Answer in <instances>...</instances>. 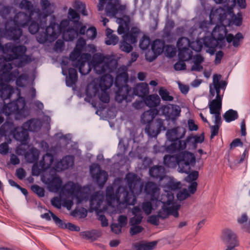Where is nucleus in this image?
<instances>
[{
  "mask_svg": "<svg viewBox=\"0 0 250 250\" xmlns=\"http://www.w3.org/2000/svg\"><path fill=\"white\" fill-rule=\"evenodd\" d=\"M227 33L226 27L223 24L216 25L210 36H205L202 39L204 45L208 48L207 52L212 55L214 54L217 47L219 48L225 47V38L228 35Z\"/></svg>",
  "mask_w": 250,
  "mask_h": 250,
  "instance_id": "1",
  "label": "nucleus"
},
{
  "mask_svg": "<svg viewBox=\"0 0 250 250\" xmlns=\"http://www.w3.org/2000/svg\"><path fill=\"white\" fill-rule=\"evenodd\" d=\"M125 179L131 193L124 189V192L120 193L119 197L123 195V204L126 205H134L137 201L134 194L138 195L141 192L143 185L140 184V179L135 174L128 173L126 174Z\"/></svg>",
  "mask_w": 250,
  "mask_h": 250,
  "instance_id": "2",
  "label": "nucleus"
},
{
  "mask_svg": "<svg viewBox=\"0 0 250 250\" xmlns=\"http://www.w3.org/2000/svg\"><path fill=\"white\" fill-rule=\"evenodd\" d=\"M0 51L6 56L4 57L6 62H11L20 59L22 61H27L30 59L29 56L25 54L27 48L23 45H16L9 42L2 44L0 42Z\"/></svg>",
  "mask_w": 250,
  "mask_h": 250,
  "instance_id": "3",
  "label": "nucleus"
},
{
  "mask_svg": "<svg viewBox=\"0 0 250 250\" xmlns=\"http://www.w3.org/2000/svg\"><path fill=\"white\" fill-rule=\"evenodd\" d=\"M128 80V76L126 72H123L117 74L115 85L118 90L115 93V99L118 103H122L124 100H128L130 96L132 89L130 87L126 84Z\"/></svg>",
  "mask_w": 250,
  "mask_h": 250,
  "instance_id": "4",
  "label": "nucleus"
},
{
  "mask_svg": "<svg viewBox=\"0 0 250 250\" xmlns=\"http://www.w3.org/2000/svg\"><path fill=\"white\" fill-rule=\"evenodd\" d=\"M98 9L102 11L105 4V11L107 16L116 17L117 15L123 16L125 14L126 5L121 4L120 0H99Z\"/></svg>",
  "mask_w": 250,
  "mask_h": 250,
  "instance_id": "5",
  "label": "nucleus"
},
{
  "mask_svg": "<svg viewBox=\"0 0 250 250\" xmlns=\"http://www.w3.org/2000/svg\"><path fill=\"white\" fill-rule=\"evenodd\" d=\"M232 14L233 15V23L236 26H240L242 23V15L238 14L237 16H236L233 13V8L230 6L212 9L210 13L209 18L210 19L217 20L222 23L227 19L228 15L231 16Z\"/></svg>",
  "mask_w": 250,
  "mask_h": 250,
  "instance_id": "6",
  "label": "nucleus"
},
{
  "mask_svg": "<svg viewBox=\"0 0 250 250\" xmlns=\"http://www.w3.org/2000/svg\"><path fill=\"white\" fill-rule=\"evenodd\" d=\"M3 112L7 116L15 114L20 117H25L28 111L24 98L20 97L15 101L4 104Z\"/></svg>",
  "mask_w": 250,
  "mask_h": 250,
  "instance_id": "7",
  "label": "nucleus"
},
{
  "mask_svg": "<svg viewBox=\"0 0 250 250\" xmlns=\"http://www.w3.org/2000/svg\"><path fill=\"white\" fill-rule=\"evenodd\" d=\"M12 22L11 21H7L4 29H0V34L2 33V36L8 40L17 42L22 37L23 32L19 26Z\"/></svg>",
  "mask_w": 250,
  "mask_h": 250,
  "instance_id": "8",
  "label": "nucleus"
},
{
  "mask_svg": "<svg viewBox=\"0 0 250 250\" xmlns=\"http://www.w3.org/2000/svg\"><path fill=\"white\" fill-rule=\"evenodd\" d=\"M110 62L109 56H104L101 53L94 54L92 60L94 70L98 74H101L109 70Z\"/></svg>",
  "mask_w": 250,
  "mask_h": 250,
  "instance_id": "9",
  "label": "nucleus"
},
{
  "mask_svg": "<svg viewBox=\"0 0 250 250\" xmlns=\"http://www.w3.org/2000/svg\"><path fill=\"white\" fill-rule=\"evenodd\" d=\"M179 171L181 173H188L190 167L193 166L196 162L194 154L189 151H183L178 153Z\"/></svg>",
  "mask_w": 250,
  "mask_h": 250,
  "instance_id": "10",
  "label": "nucleus"
},
{
  "mask_svg": "<svg viewBox=\"0 0 250 250\" xmlns=\"http://www.w3.org/2000/svg\"><path fill=\"white\" fill-rule=\"evenodd\" d=\"M59 30L57 28V24L55 22H51L49 25L45 29L44 32L39 33L37 39L40 43L54 41L59 35Z\"/></svg>",
  "mask_w": 250,
  "mask_h": 250,
  "instance_id": "11",
  "label": "nucleus"
},
{
  "mask_svg": "<svg viewBox=\"0 0 250 250\" xmlns=\"http://www.w3.org/2000/svg\"><path fill=\"white\" fill-rule=\"evenodd\" d=\"M41 9L36 8V19L42 24L47 23V18L54 12V5L48 0H41Z\"/></svg>",
  "mask_w": 250,
  "mask_h": 250,
  "instance_id": "12",
  "label": "nucleus"
},
{
  "mask_svg": "<svg viewBox=\"0 0 250 250\" xmlns=\"http://www.w3.org/2000/svg\"><path fill=\"white\" fill-rule=\"evenodd\" d=\"M165 197L167 198V200L164 201L161 200L160 204L162 203L163 205L162 208L159 211L158 213L159 217L162 219L167 218L170 215V213L173 212V211H175L173 207H169L173 203V196L169 195L168 196H165Z\"/></svg>",
  "mask_w": 250,
  "mask_h": 250,
  "instance_id": "13",
  "label": "nucleus"
},
{
  "mask_svg": "<svg viewBox=\"0 0 250 250\" xmlns=\"http://www.w3.org/2000/svg\"><path fill=\"white\" fill-rule=\"evenodd\" d=\"M88 56L89 54L87 53L83 54L79 60L72 63L74 67L79 68V72L82 75H85L91 71L90 64L87 62Z\"/></svg>",
  "mask_w": 250,
  "mask_h": 250,
  "instance_id": "14",
  "label": "nucleus"
},
{
  "mask_svg": "<svg viewBox=\"0 0 250 250\" xmlns=\"http://www.w3.org/2000/svg\"><path fill=\"white\" fill-rule=\"evenodd\" d=\"M33 16L30 14L28 15L24 12H20L17 13L14 18L10 21L19 26L24 27L29 24Z\"/></svg>",
  "mask_w": 250,
  "mask_h": 250,
  "instance_id": "15",
  "label": "nucleus"
},
{
  "mask_svg": "<svg viewBox=\"0 0 250 250\" xmlns=\"http://www.w3.org/2000/svg\"><path fill=\"white\" fill-rule=\"evenodd\" d=\"M222 102V99L215 98L208 103L209 112L211 114L214 115V118L217 120L221 119Z\"/></svg>",
  "mask_w": 250,
  "mask_h": 250,
  "instance_id": "16",
  "label": "nucleus"
},
{
  "mask_svg": "<svg viewBox=\"0 0 250 250\" xmlns=\"http://www.w3.org/2000/svg\"><path fill=\"white\" fill-rule=\"evenodd\" d=\"M90 172L92 178L95 179L99 187H103L107 180V173L104 170L99 169L98 172L95 174L92 167H90Z\"/></svg>",
  "mask_w": 250,
  "mask_h": 250,
  "instance_id": "17",
  "label": "nucleus"
},
{
  "mask_svg": "<svg viewBox=\"0 0 250 250\" xmlns=\"http://www.w3.org/2000/svg\"><path fill=\"white\" fill-rule=\"evenodd\" d=\"M222 239L227 246H237L238 242L236 234L230 229H225L223 231Z\"/></svg>",
  "mask_w": 250,
  "mask_h": 250,
  "instance_id": "18",
  "label": "nucleus"
},
{
  "mask_svg": "<svg viewBox=\"0 0 250 250\" xmlns=\"http://www.w3.org/2000/svg\"><path fill=\"white\" fill-rule=\"evenodd\" d=\"M74 164V158L72 156L68 155L64 157L55 165V169L57 171H61L67 169Z\"/></svg>",
  "mask_w": 250,
  "mask_h": 250,
  "instance_id": "19",
  "label": "nucleus"
},
{
  "mask_svg": "<svg viewBox=\"0 0 250 250\" xmlns=\"http://www.w3.org/2000/svg\"><path fill=\"white\" fill-rule=\"evenodd\" d=\"M12 135L16 140L22 143H25L29 139L28 132L23 125L21 127H16Z\"/></svg>",
  "mask_w": 250,
  "mask_h": 250,
  "instance_id": "20",
  "label": "nucleus"
},
{
  "mask_svg": "<svg viewBox=\"0 0 250 250\" xmlns=\"http://www.w3.org/2000/svg\"><path fill=\"white\" fill-rule=\"evenodd\" d=\"M52 219L57 226L62 229H68L71 231H79L80 228L71 223H65L52 212L50 211Z\"/></svg>",
  "mask_w": 250,
  "mask_h": 250,
  "instance_id": "21",
  "label": "nucleus"
},
{
  "mask_svg": "<svg viewBox=\"0 0 250 250\" xmlns=\"http://www.w3.org/2000/svg\"><path fill=\"white\" fill-rule=\"evenodd\" d=\"M119 24L117 31L119 34H125L129 31L130 18L128 16H123L117 19Z\"/></svg>",
  "mask_w": 250,
  "mask_h": 250,
  "instance_id": "22",
  "label": "nucleus"
},
{
  "mask_svg": "<svg viewBox=\"0 0 250 250\" xmlns=\"http://www.w3.org/2000/svg\"><path fill=\"white\" fill-rule=\"evenodd\" d=\"M149 173L154 179L162 180L165 177V169L161 166H154L149 168Z\"/></svg>",
  "mask_w": 250,
  "mask_h": 250,
  "instance_id": "23",
  "label": "nucleus"
},
{
  "mask_svg": "<svg viewBox=\"0 0 250 250\" xmlns=\"http://www.w3.org/2000/svg\"><path fill=\"white\" fill-rule=\"evenodd\" d=\"M157 244V241L146 242L141 241L133 245V250H153Z\"/></svg>",
  "mask_w": 250,
  "mask_h": 250,
  "instance_id": "24",
  "label": "nucleus"
},
{
  "mask_svg": "<svg viewBox=\"0 0 250 250\" xmlns=\"http://www.w3.org/2000/svg\"><path fill=\"white\" fill-rule=\"evenodd\" d=\"M160 202L161 200L158 199L150 198L149 201L143 202L141 206L142 209L146 215H149L153 209V205L155 204L156 208L160 205Z\"/></svg>",
  "mask_w": 250,
  "mask_h": 250,
  "instance_id": "25",
  "label": "nucleus"
},
{
  "mask_svg": "<svg viewBox=\"0 0 250 250\" xmlns=\"http://www.w3.org/2000/svg\"><path fill=\"white\" fill-rule=\"evenodd\" d=\"M140 33V30L139 28L132 27L128 32L124 35L123 39L132 44L135 43L137 42V38Z\"/></svg>",
  "mask_w": 250,
  "mask_h": 250,
  "instance_id": "26",
  "label": "nucleus"
},
{
  "mask_svg": "<svg viewBox=\"0 0 250 250\" xmlns=\"http://www.w3.org/2000/svg\"><path fill=\"white\" fill-rule=\"evenodd\" d=\"M80 26L74 25L72 27H69L62 33V38L65 41H72L78 36V28Z\"/></svg>",
  "mask_w": 250,
  "mask_h": 250,
  "instance_id": "27",
  "label": "nucleus"
},
{
  "mask_svg": "<svg viewBox=\"0 0 250 250\" xmlns=\"http://www.w3.org/2000/svg\"><path fill=\"white\" fill-rule=\"evenodd\" d=\"M144 190L146 194L151 196L150 198L158 199L157 196L160 190V188L155 183L152 182L146 183Z\"/></svg>",
  "mask_w": 250,
  "mask_h": 250,
  "instance_id": "28",
  "label": "nucleus"
},
{
  "mask_svg": "<svg viewBox=\"0 0 250 250\" xmlns=\"http://www.w3.org/2000/svg\"><path fill=\"white\" fill-rule=\"evenodd\" d=\"M148 84L146 83H141L137 84L133 89V95L144 98L148 93Z\"/></svg>",
  "mask_w": 250,
  "mask_h": 250,
  "instance_id": "29",
  "label": "nucleus"
},
{
  "mask_svg": "<svg viewBox=\"0 0 250 250\" xmlns=\"http://www.w3.org/2000/svg\"><path fill=\"white\" fill-rule=\"evenodd\" d=\"M36 17H37L36 15L33 16L31 21H30L31 23H30L28 27L29 31L32 34H36L39 31L40 29H43L47 24L45 23L44 25H42L40 21L36 19Z\"/></svg>",
  "mask_w": 250,
  "mask_h": 250,
  "instance_id": "30",
  "label": "nucleus"
},
{
  "mask_svg": "<svg viewBox=\"0 0 250 250\" xmlns=\"http://www.w3.org/2000/svg\"><path fill=\"white\" fill-rule=\"evenodd\" d=\"M49 191L54 192H58L61 188L62 181L59 176H54L47 183Z\"/></svg>",
  "mask_w": 250,
  "mask_h": 250,
  "instance_id": "31",
  "label": "nucleus"
},
{
  "mask_svg": "<svg viewBox=\"0 0 250 250\" xmlns=\"http://www.w3.org/2000/svg\"><path fill=\"white\" fill-rule=\"evenodd\" d=\"M158 113V111L156 108L146 111L141 116L142 123L145 124L150 123Z\"/></svg>",
  "mask_w": 250,
  "mask_h": 250,
  "instance_id": "32",
  "label": "nucleus"
},
{
  "mask_svg": "<svg viewBox=\"0 0 250 250\" xmlns=\"http://www.w3.org/2000/svg\"><path fill=\"white\" fill-rule=\"evenodd\" d=\"M119 188L114 193L113 187L108 186L106 188V197L108 203L111 204L112 202L116 201L117 203L120 202V197L119 195Z\"/></svg>",
  "mask_w": 250,
  "mask_h": 250,
  "instance_id": "33",
  "label": "nucleus"
},
{
  "mask_svg": "<svg viewBox=\"0 0 250 250\" xmlns=\"http://www.w3.org/2000/svg\"><path fill=\"white\" fill-rule=\"evenodd\" d=\"M113 83V77L109 74H105L101 78L99 83L100 88L107 90L112 85Z\"/></svg>",
  "mask_w": 250,
  "mask_h": 250,
  "instance_id": "34",
  "label": "nucleus"
},
{
  "mask_svg": "<svg viewBox=\"0 0 250 250\" xmlns=\"http://www.w3.org/2000/svg\"><path fill=\"white\" fill-rule=\"evenodd\" d=\"M24 127L28 132H37L41 128L40 123L39 121L36 119H31L23 124Z\"/></svg>",
  "mask_w": 250,
  "mask_h": 250,
  "instance_id": "35",
  "label": "nucleus"
},
{
  "mask_svg": "<svg viewBox=\"0 0 250 250\" xmlns=\"http://www.w3.org/2000/svg\"><path fill=\"white\" fill-rule=\"evenodd\" d=\"M15 128L12 122L7 121L0 126V134L2 136L13 135Z\"/></svg>",
  "mask_w": 250,
  "mask_h": 250,
  "instance_id": "36",
  "label": "nucleus"
},
{
  "mask_svg": "<svg viewBox=\"0 0 250 250\" xmlns=\"http://www.w3.org/2000/svg\"><path fill=\"white\" fill-rule=\"evenodd\" d=\"M164 164L168 167H174L177 165L179 166L178 154L173 155H165L164 157Z\"/></svg>",
  "mask_w": 250,
  "mask_h": 250,
  "instance_id": "37",
  "label": "nucleus"
},
{
  "mask_svg": "<svg viewBox=\"0 0 250 250\" xmlns=\"http://www.w3.org/2000/svg\"><path fill=\"white\" fill-rule=\"evenodd\" d=\"M188 143L187 141V139L185 141H182L178 139L174 142H172L168 147V148L169 150L173 152L183 150L186 148L187 144Z\"/></svg>",
  "mask_w": 250,
  "mask_h": 250,
  "instance_id": "38",
  "label": "nucleus"
},
{
  "mask_svg": "<svg viewBox=\"0 0 250 250\" xmlns=\"http://www.w3.org/2000/svg\"><path fill=\"white\" fill-rule=\"evenodd\" d=\"M145 104L150 107H155L157 106L160 103V99L157 94H152L147 96L144 99Z\"/></svg>",
  "mask_w": 250,
  "mask_h": 250,
  "instance_id": "39",
  "label": "nucleus"
},
{
  "mask_svg": "<svg viewBox=\"0 0 250 250\" xmlns=\"http://www.w3.org/2000/svg\"><path fill=\"white\" fill-rule=\"evenodd\" d=\"M244 39L243 35L240 32H238L235 36L229 34L226 36V41L228 43L232 42L234 47H237L240 44V42Z\"/></svg>",
  "mask_w": 250,
  "mask_h": 250,
  "instance_id": "40",
  "label": "nucleus"
},
{
  "mask_svg": "<svg viewBox=\"0 0 250 250\" xmlns=\"http://www.w3.org/2000/svg\"><path fill=\"white\" fill-rule=\"evenodd\" d=\"M165 47V43L160 39L155 40L151 45V49L154 54L158 55L162 54Z\"/></svg>",
  "mask_w": 250,
  "mask_h": 250,
  "instance_id": "41",
  "label": "nucleus"
},
{
  "mask_svg": "<svg viewBox=\"0 0 250 250\" xmlns=\"http://www.w3.org/2000/svg\"><path fill=\"white\" fill-rule=\"evenodd\" d=\"M54 162V156L50 153L44 154L40 162V165L42 168H48Z\"/></svg>",
  "mask_w": 250,
  "mask_h": 250,
  "instance_id": "42",
  "label": "nucleus"
},
{
  "mask_svg": "<svg viewBox=\"0 0 250 250\" xmlns=\"http://www.w3.org/2000/svg\"><path fill=\"white\" fill-rule=\"evenodd\" d=\"M79 188L78 185L73 182H69L64 185L62 190L68 195L75 196Z\"/></svg>",
  "mask_w": 250,
  "mask_h": 250,
  "instance_id": "43",
  "label": "nucleus"
},
{
  "mask_svg": "<svg viewBox=\"0 0 250 250\" xmlns=\"http://www.w3.org/2000/svg\"><path fill=\"white\" fill-rule=\"evenodd\" d=\"M113 31L110 28L106 29V38L105 41L107 45H115L119 42V38L113 34Z\"/></svg>",
  "mask_w": 250,
  "mask_h": 250,
  "instance_id": "44",
  "label": "nucleus"
},
{
  "mask_svg": "<svg viewBox=\"0 0 250 250\" xmlns=\"http://www.w3.org/2000/svg\"><path fill=\"white\" fill-rule=\"evenodd\" d=\"M192 56V52L189 48L178 49V57L180 61H188Z\"/></svg>",
  "mask_w": 250,
  "mask_h": 250,
  "instance_id": "45",
  "label": "nucleus"
},
{
  "mask_svg": "<svg viewBox=\"0 0 250 250\" xmlns=\"http://www.w3.org/2000/svg\"><path fill=\"white\" fill-rule=\"evenodd\" d=\"M68 79L66 80V85L68 86L75 84L78 81V73L77 70L73 68L68 69Z\"/></svg>",
  "mask_w": 250,
  "mask_h": 250,
  "instance_id": "46",
  "label": "nucleus"
},
{
  "mask_svg": "<svg viewBox=\"0 0 250 250\" xmlns=\"http://www.w3.org/2000/svg\"><path fill=\"white\" fill-rule=\"evenodd\" d=\"M67 17L70 21L74 23V25L80 26L81 22L79 21L80 16L78 13L72 8H69L68 12Z\"/></svg>",
  "mask_w": 250,
  "mask_h": 250,
  "instance_id": "47",
  "label": "nucleus"
},
{
  "mask_svg": "<svg viewBox=\"0 0 250 250\" xmlns=\"http://www.w3.org/2000/svg\"><path fill=\"white\" fill-rule=\"evenodd\" d=\"M21 8L25 9L31 16L36 15V8H34L32 2L27 0H22L20 3Z\"/></svg>",
  "mask_w": 250,
  "mask_h": 250,
  "instance_id": "48",
  "label": "nucleus"
},
{
  "mask_svg": "<svg viewBox=\"0 0 250 250\" xmlns=\"http://www.w3.org/2000/svg\"><path fill=\"white\" fill-rule=\"evenodd\" d=\"M39 153L37 149H32L25 154V158L29 163H33L38 161Z\"/></svg>",
  "mask_w": 250,
  "mask_h": 250,
  "instance_id": "49",
  "label": "nucleus"
},
{
  "mask_svg": "<svg viewBox=\"0 0 250 250\" xmlns=\"http://www.w3.org/2000/svg\"><path fill=\"white\" fill-rule=\"evenodd\" d=\"M223 118L227 123H230L233 121L238 118V114L236 111L232 109L227 111L223 115Z\"/></svg>",
  "mask_w": 250,
  "mask_h": 250,
  "instance_id": "50",
  "label": "nucleus"
},
{
  "mask_svg": "<svg viewBox=\"0 0 250 250\" xmlns=\"http://www.w3.org/2000/svg\"><path fill=\"white\" fill-rule=\"evenodd\" d=\"M80 236L85 240H90L91 241L95 240L98 235L97 231L95 230H88L82 231L80 233Z\"/></svg>",
  "mask_w": 250,
  "mask_h": 250,
  "instance_id": "51",
  "label": "nucleus"
},
{
  "mask_svg": "<svg viewBox=\"0 0 250 250\" xmlns=\"http://www.w3.org/2000/svg\"><path fill=\"white\" fill-rule=\"evenodd\" d=\"M174 26L175 22L172 20L168 19L167 21L163 30L165 37L168 38L171 36L172 30Z\"/></svg>",
  "mask_w": 250,
  "mask_h": 250,
  "instance_id": "52",
  "label": "nucleus"
},
{
  "mask_svg": "<svg viewBox=\"0 0 250 250\" xmlns=\"http://www.w3.org/2000/svg\"><path fill=\"white\" fill-rule=\"evenodd\" d=\"M181 111V108L178 105H173L171 112L169 113V112L167 111L168 118L172 121H176L177 118L180 115Z\"/></svg>",
  "mask_w": 250,
  "mask_h": 250,
  "instance_id": "53",
  "label": "nucleus"
},
{
  "mask_svg": "<svg viewBox=\"0 0 250 250\" xmlns=\"http://www.w3.org/2000/svg\"><path fill=\"white\" fill-rule=\"evenodd\" d=\"M74 196L77 199V204L81 203L83 201H87L88 198V193L84 192L80 187Z\"/></svg>",
  "mask_w": 250,
  "mask_h": 250,
  "instance_id": "54",
  "label": "nucleus"
},
{
  "mask_svg": "<svg viewBox=\"0 0 250 250\" xmlns=\"http://www.w3.org/2000/svg\"><path fill=\"white\" fill-rule=\"evenodd\" d=\"M214 123L215 125L210 126L211 129V139L213 138L214 136L218 135L219 127L222 124L221 119H220V120L219 119L218 120H217L216 119H215Z\"/></svg>",
  "mask_w": 250,
  "mask_h": 250,
  "instance_id": "55",
  "label": "nucleus"
},
{
  "mask_svg": "<svg viewBox=\"0 0 250 250\" xmlns=\"http://www.w3.org/2000/svg\"><path fill=\"white\" fill-rule=\"evenodd\" d=\"M190 42L188 38L181 37L178 39L177 42V46L178 49L189 48L190 46Z\"/></svg>",
  "mask_w": 250,
  "mask_h": 250,
  "instance_id": "56",
  "label": "nucleus"
},
{
  "mask_svg": "<svg viewBox=\"0 0 250 250\" xmlns=\"http://www.w3.org/2000/svg\"><path fill=\"white\" fill-rule=\"evenodd\" d=\"M166 136L167 139L172 142H174L178 139V130L177 128H173L168 130L166 133Z\"/></svg>",
  "mask_w": 250,
  "mask_h": 250,
  "instance_id": "57",
  "label": "nucleus"
},
{
  "mask_svg": "<svg viewBox=\"0 0 250 250\" xmlns=\"http://www.w3.org/2000/svg\"><path fill=\"white\" fill-rule=\"evenodd\" d=\"M103 202L102 200H97L96 195L92 197L90 201V207L94 210L98 211Z\"/></svg>",
  "mask_w": 250,
  "mask_h": 250,
  "instance_id": "58",
  "label": "nucleus"
},
{
  "mask_svg": "<svg viewBox=\"0 0 250 250\" xmlns=\"http://www.w3.org/2000/svg\"><path fill=\"white\" fill-rule=\"evenodd\" d=\"M159 94L163 101H172L173 100V97L170 96L167 90L163 87L159 89Z\"/></svg>",
  "mask_w": 250,
  "mask_h": 250,
  "instance_id": "59",
  "label": "nucleus"
},
{
  "mask_svg": "<svg viewBox=\"0 0 250 250\" xmlns=\"http://www.w3.org/2000/svg\"><path fill=\"white\" fill-rule=\"evenodd\" d=\"M101 91L99 92L98 96L100 100L103 103L107 104L109 102L110 97L108 93L107 92V90L104 89H100Z\"/></svg>",
  "mask_w": 250,
  "mask_h": 250,
  "instance_id": "60",
  "label": "nucleus"
},
{
  "mask_svg": "<svg viewBox=\"0 0 250 250\" xmlns=\"http://www.w3.org/2000/svg\"><path fill=\"white\" fill-rule=\"evenodd\" d=\"M150 44V40L147 36H144L141 39L139 43L140 48L143 50H146Z\"/></svg>",
  "mask_w": 250,
  "mask_h": 250,
  "instance_id": "61",
  "label": "nucleus"
},
{
  "mask_svg": "<svg viewBox=\"0 0 250 250\" xmlns=\"http://www.w3.org/2000/svg\"><path fill=\"white\" fill-rule=\"evenodd\" d=\"M73 6L77 11L81 13L82 15L84 16L87 15L85 5L82 2L75 1Z\"/></svg>",
  "mask_w": 250,
  "mask_h": 250,
  "instance_id": "62",
  "label": "nucleus"
},
{
  "mask_svg": "<svg viewBox=\"0 0 250 250\" xmlns=\"http://www.w3.org/2000/svg\"><path fill=\"white\" fill-rule=\"evenodd\" d=\"M131 44L132 43L123 39V41L120 43V48L122 51L126 53H129L133 49Z\"/></svg>",
  "mask_w": 250,
  "mask_h": 250,
  "instance_id": "63",
  "label": "nucleus"
},
{
  "mask_svg": "<svg viewBox=\"0 0 250 250\" xmlns=\"http://www.w3.org/2000/svg\"><path fill=\"white\" fill-rule=\"evenodd\" d=\"M11 8L0 3V16L3 19H6L11 12Z\"/></svg>",
  "mask_w": 250,
  "mask_h": 250,
  "instance_id": "64",
  "label": "nucleus"
}]
</instances>
